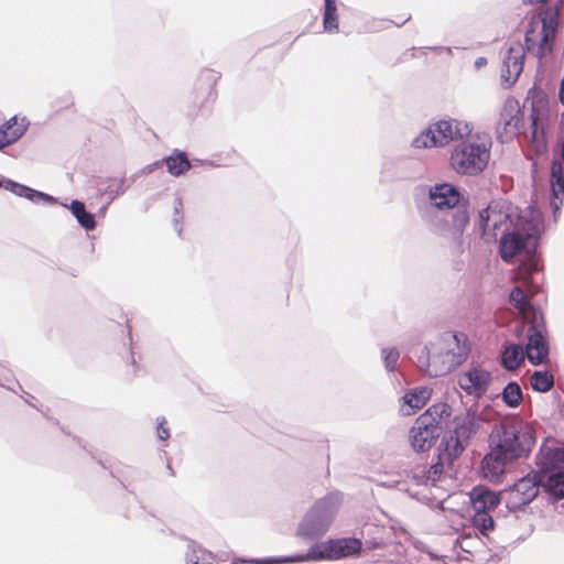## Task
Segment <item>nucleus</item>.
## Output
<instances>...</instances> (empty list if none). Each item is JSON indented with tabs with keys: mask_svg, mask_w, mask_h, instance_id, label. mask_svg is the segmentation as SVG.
Returning <instances> with one entry per match:
<instances>
[{
	"mask_svg": "<svg viewBox=\"0 0 564 564\" xmlns=\"http://www.w3.org/2000/svg\"><path fill=\"white\" fill-rule=\"evenodd\" d=\"M416 210L430 232L451 239L453 253L464 252V234L470 224L466 191L449 182L435 183L427 187L426 199L416 203Z\"/></svg>",
	"mask_w": 564,
	"mask_h": 564,
	"instance_id": "obj_1",
	"label": "nucleus"
},
{
	"mask_svg": "<svg viewBox=\"0 0 564 564\" xmlns=\"http://www.w3.org/2000/svg\"><path fill=\"white\" fill-rule=\"evenodd\" d=\"M544 214L533 205L527 207L521 223L506 225L498 235V253L503 261H509L525 248L527 240L541 239L544 235Z\"/></svg>",
	"mask_w": 564,
	"mask_h": 564,
	"instance_id": "obj_2",
	"label": "nucleus"
},
{
	"mask_svg": "<svg viewBox=\"0 0 564 564\" xmlns=\"http://www.w3.org/2000/svg\"><path fill=\"white\" fill-rule=\"evenodd\" d=\"M525 215L507 198L491 199L486 207L478 210L473 231L486 243L497 241L498 231L506 225L519 224Z\"/></svg>",
	"mask_w": 564,
	"mask_h": 564,
	"instance_id": "obj_3",
	"label": "nucleus"
},
{
	"mask_svg": "<svg viewBox=\"0 0 564 564\" xmlns=\"http://www.w3.org/2000/svg\"><path fill=\"white\" fill-rule=\"evenodd\" d=\"M343 502V494L338 490L319 498L304 514L296 528V536L305 541L323 538L332 527Z\"/></svg>",
	"mask_w": 564,
	"mask_h": 564,
	"instance_id": "obj_4",
	"label": "nucleus"
},
{
	"mask_svg": "<svg viewBox=\"0 0 564 564\" xmlns=\"http://www.w3.org/2000/svg\"><path fill=\"white\" fill-rule=\"evenodd\" d=\"M481 423L482 414L477 406H470L463 413L454 415L449 427L441 438L447 441V447L453 451V454L449 455L452 458H458L464 453L479 432Z\"/></svg>",
	"mask_w": 564,
	"mask_h": 564,
	"instance_id": "obj_5",
	"label": "nucleus"
},
{
	"mask_svg": "<svg viewBox=\"0 0 564 564\" xmlns=\"http://www.w3.org/2000/svg\"><path fill=\"white\" fill-rule=\"evenodd\" d=\"M550 156V135L549 123H539L530 126V151L525 154V159L531 162V181L532 197L539 198L540 194H544L546 185L544 181V163L539 160L547 161Z\"/></svg>",
	"mask_w": 564,
	"mask_h": 564,
	"instance_id": "obj_6",
	"label": "nucleus"
},
{
	"mask_svg": "<svg viewBox=\"0 0 564 564\" xmlns=\"http://www.w3.org/2000/svg\"><path fill=\"white\" fill-rule=\"evenodd\" d=\"M535 445V436L529 430L514 426L495 429L490 435L489 447L495 448L511 462L527 457Z\"/></svg>",
	"mask_w": 564,
	"mask_h": 564,
	"instance_id": "obj_7",
	"label": "nucleus"
},
{
	"mask_svg": "<svg viewBox=\"0 0 564 564\" xmlns=\"http://www.w3.org/2000/svg\"><path fill=\"white\" fill-rule=\"evenodd\" d=\"M490 150L485 143L462 141L451 153L453 170L462 175L477 176L487 167Z\"/></svg>",
	"mask_w": 564,
	"mask_h": 564,
	"instance_id": "obj_8",
	"label": "nucleus"
},
{
	"mask_svg": "<svg viewBox=\"0 0 564 564\" xmlns=\"http://www.w3.org/2000/svg\"><path fill=\"white\" fill-rule=\"evenodd\" d=\"M532 319L527 332L524 352L532 366H540L549 361L551 352L549 330L540 305L533 307Z\"/></svg>",
	"mask_w": 564,
	"mask_h": 564,
	"instance_id": "obj_9",
	"label": "nucleus"
},
{
	"mask_svg": "<svg viewBox=\"0 0 564 564\" xmlns=\"http://www.w3.org/2000/svg\"><path fill=\"white\" fill-rule=\"evenodd\" d=\"M423 173L422 163L406 155L386 156L380 170V182L415 180Z\"/></svg>",
	"mask_w": 564,
	"mask_h": 564,
	"instance_id": "obj_10",
	"label": "nucleus"
},
{
	"mask_svg": "<svg viewBox=\"0 0 564 564\" xmlns=\"http://www.w3.org/2000/svg\"><path fill=\"white\" fill-rule=\"evenodd\" d=\"M444 434V426H438L427 420V415L415 419L414 424L409 432V441L415 453H425L430 451Z\"/></svg>",
	"mask_w": 564,
	"mask_h": 564,
	"instance_id": "obj_11",
	"label": "nucleus"
},
{
	"mask_svg": "<svg viewBox=\"0 0 564 564\" xmlns=\"http://www.w3.org/2000/svg\"><path fill=\"white\" fill-rule=\"evenodd\" d=\"M491 382V372L474 362L459 376L458 379L459 387L468 395H473L475 398L482 397L487 392Z\"/></svg>",
	"mask_w": 564,
	"mask_h": 564,
	"instance_id": "obj_12",
	"label": "nucleus"
},
{
	"mask_svg": "<svg viewBox=\"0 0 564 564\" xmlns=\"http://www.w3.org/2000/svg\"><path fill=\"white\" fill-rule=\"evenodd\" d=\"M514 112H519V101L514 97L509 96L503 101L499 119L495 126L496 139L500 143L513 140L519 133V128H514L513 124Z\"/></svg>",
	"mask_w": 564,
	"mask_h": 564,
	"instance_id": "obj_13",
	"label": "nucleus"
},
{
	"mask_svg": "<svg viewBox=\"0 0 564 564\" xmlns=\"http://www.w3.org/2000/svg\"><path fill=\"white\" fill-rule=\"evenodd\" d=\"M442 339L445 343L453 341L455 344V347H447L445 350V354L452 357L449 364L443 371V373H447L460 366L468 358L471 346L464 332L446 330L442 334Z\"/></svg>",
	"mask_w": 564,
	"mask_h": 564,
	"instance_id": "obj_14",
	"label": "nucleus"
},
{
	"mask_svg": "<svg viewBox=\"0 0 564 564\" xmlns=\"http://www.w3.org/2000/svg\"><path fill=\"white\" fill-rule=\"evenodd\" d=\"M163 165H165L166 172L174 177L185 175L191 170L187 152L181 149H173L170 154L141 169V174H151Z\"/></svg>",
	"mask_w": 564,
	"mask_h": 564,
	"instance_id": "obj_15",
	"label": "nucleus"
},
{
	"mask_svg": "<svg viewBox=\"0 0 564 564\" xmlns=\"http://www.w3.org/2000/svg\"><path fill=\"white\" fill-rule=\"evenodd\" d=\"M0 188L14 194L18 197L28 199L29 202L43 206H52L59 203V198L48 193L39 191L25 184L19 183L7 176H0Z\"/></svg>",
	"mask_w": 564,
	"mask_h": 564,
	"instance_id": "obj_16",
	"label": "nucleus"
},
{
	"mask_svg": "<svg viewBox=\"0 0 564 564\" xmlns=\"http://www.w3.org/2000/svg\"><path fill=\"white\" fill-rule=\"evenodd\" d=\"M430 127H432L438 148L445 147L454 140L469 135L473 130L467 122L463 123L455 119H441L431 123Z\"/></svg>",
	"mask_w": 564,
	"mask_h": 564,
	"instance_id": "obj_17",
	"label": "nucleus"
},
{
	"mask_svg": "<svg viewBox=\"0 0 564 564\" xmlns=\"http://www.w3.org/2000/svg\"><path fill=\"white\" fill-rule=\"evenodd\" d=\"M511 460L495 448H490L480 460L478 473L481 478L498 485L503 481L506 466Z\"/></svg>",
	"mask_w": 564,
	"mask_h": 564,
	"instance_id": "obj_18",
	"label": "nucleus"
},
{
	"mask_svg": "<svg viewBox=\"0 0 564 564\" xmlns=\"http://www.w3.org/2000/svg\"><path fill=\"white\" fill-rule=\"evenodd\" d=\"M468 496L469 502L475 512H482L495 509L501 503L502 500V491L494 490L482 484L474 486Z\"/></svg>",
	"mask_w": 564,
	"mask_h": 564,
	"instance_id": "obj_19",
	"label": "nucleus"
},
{
	"mask_svg": "<svg viewBox=\"0 0 564 564\" xmlns=\"http://www.w3.org/2000/svg\"><path fill=\"white\" fill-rule=\"evenodd\" d=\"M30 121L17 115L0 124V152L18 142L28 131Z\"/></svg>",
	"mask_w": 564,
	"mask_h": 564,
	"instance_id": "obj_20",
	"label": "nucleus"
},
{
	"mask_svg": "<svg viewBox=\"0 0 564 564\" xmlns=\"http://www.w3.org/2000/svg\"><path fill=\"white\" fill-rule=\"evenodd\" d=\"M514 48L513 46H510L502 61L501 66V86L505 89L511 88L516 82L518 80L519 76L523 72L524 66V53L520 55H513Z\"/></svg>",
	"mask_w": 564,
	"mask_h": 564,
	"instance_id": "obj_21",
	"label": "nucleus"
},
{
	"mask_svg": "<svg viewBox=\"0 0 564 564\" xmlns=\"http://www.w3.org/2000/svg\"><path fill=\"white\" fill-rule=\"evenodd\" d=\"M514 48L513 46H510L502 61L501 66V86L505 89L511 88L516 82L518 80L519 76L523 72L524 66V53L520 55H513Z\"/></svg>",
	"mask_w": 564,
	"mask_h": 564,
	"instance_id": "obj_22",
	"label": "nucleus"
},
{
	"mask_svg": "<svg viewBox=\"0 0 564 564\" xmlns=\"http://www.w3.org/2000/svg\"><path fill=\"white\" fill-rule=\"evenodd\" d=\"M531 97V108L529 113L530 126L547 123L550 120V100L543 90L534 91V87L528 91V98Z\"/></svg>",
	"mask_w": 564,
	"mask_h": 564,
	"instance_id": "obj_23",
	"label": "nucleus"
},
{
	"mask_svg": "<svg viewBox=\"0 0 564 564\" xmlns=\"http://www.w3.org/2000/svg\"><path fill=\"white\" fill-rule=\"evenodd\" d=\"M306 556L311 563L333 562L340 560L337 538H329L326 541L316 540L307 550Z\"/></svg>",
	"mask_w": 564,
	"mask_h": 564,
	"instance_id": "obj_24",
	"label": "nucleus"
},
{
	"mask_svg": "<svg viewBox=\"0 0 564 564\" xmlns=\"http://www.w3.org/2000/svg\"><path fill=\"white\" fill-rule=\"evenodd\" d=\"M540 488L539 471L530 470L510 487V491L522 497V505H530L538 497Z\"/></svg>",
	"mask_w": 564,
	"mask_h": 564,
	"instance_id": "obj_25",
	"label": "nucleus"
},
{
	"mask_svg": "<svg viewBox=\"0 0 564 564\" xmlns=\"http://www.w3.org/2000/svg\"><path fill=\"white\" fill-rule=\"evenodd\" d=\"M432 392L431 388L424 386L409 389L401 398L403 414L411 415L421 410L431 399Z\"/></svg>",
	"mask_w": 564,
	"mask_h": 564,
	"instance_id": "obj_26",
	"label": "nucleus"
},
{
	"mask_svg": "<svg viewBox=\"0 0 564 564\" xmlns=\"http://www.w3.org/2000/svg\"><path fill=\"white\" fill-rule=\"evenodd\" d=\"M560 13L556 6H546L539 10L542 42L555 39L563 23Z\"/></svg>",
	"mask_w": 564,
	"mask_h": 564,
	"instance_id": "obj_27",
	"label": "nucleus"
},
{
	"mask_svg": "<svg viewBox=\"0 0 564 564\" xmlns=\"http://www.w3.org/2000/svg\"><path fill=\"white\" fill-rule=\"evenodd\" d=\"M453 454V451L447 447V441L441 440L437 448H436V455L434 459L432 460L430 467L426 469L429 471V475L432 478V485L434 486L437 480H440L444 467L447 466L449 469L453 467L454 462L457 458H452L449 455Z\"/></svg>",
	"mask_w": 564,
	"mask_h": 564,
	"instance_id": "obj_28",
	"label": "nucleus"
},
{
	"mask_svg": "<svg viewBox=\"0 0 564 564\" xmlns=\"http://www.w3.org/2000/svg\"><path fill=\"white\" fill-rule=\"evenodd\" d=\"M541 489L550 503L554 505L564 499V470H555L541 479Z\"/></svg>",
	"mask_w": 564,
	"mask_h": 564,
	"instance_id": "obj_29",
	"label": "nucleus"
},
{
	"mask_svg": "<svg viewBox=\"0 0 564 564\" xmlns=\"http://www.w3.org/2000/svg\"><path fill=\"white\" fill-rule=\"evenodd\" d=\"M55 205L67 208L84 230L91 231L96 228L95 215L86 209L83 200L75 198L72 199L69 204L59 200V203Z\"/></svg>",
	"mask_w": 564,
	"mask_h": 564,
	"instance_id": "obj_30",
	"label": "nucleus"
},
{
	"mask_svg": "<svg viewBox=\"0 0 564 564\" xmlns=\"http://www.w3.org/2000/svg\"><path fill=\"white\" fill-rule=\"evenodd\" d=\"M452 413L453 409L447 402H437L429 406L420 416L424 417L427 415V420L431 419V423L444 426L445 431L451 425Z\"/></svg>",
	"mask_w": 564,
	"mask_h": 564,
	"instance_id": "obj_31",
	"label": "nucleus"
},
{
	"mask_svg": "<svg viewBox=\"0 0 564 564\" xmlns=\"http://www.w3.org/2000/svg\"><path fill=\"white\" fill-rule=\"evenodd\" d=\"M524 351L517 344H505L500 350V364L505 369H517L524 359Z\"/></svg>",
	"mask_w": 564,
	"mask_h": 564,
	"instance_id": "obj_32",
	"label": "nucleus"
},
{
	"mask_svg": "<svg viewBox=\"0 0 564 564\" xmlns=\"http://www.w3.org/2000/svg\"><path fill=\"white\" fill-rule=\"evenodd\" d=\"M564 455V447L556 451V452H550L545 455H542L541 452H539L535 455V465L536 469H533L534 471H539V479H544L546 475L550 473H553L552 468L557 464H562V457Z\"/></svg>",
	"mask_w": 564,
	"mask_h": 564,
	"instance_id": "obj_33",
	"label": "nucleus"
},
{
	"mask_svg": "<svg viewBox=\"0 0 564 564\" xmlns=\"http://www.w3.org/2000/svg\"><path fill=\"white\" fill-rule=\"evenodd\" d=\"M322 23L325 32H339L337 0H324V6L322 9Z\"/></svg>",
	"mask_w": 564,
	"mask_h": 564,
	"instance_id": "obj_34",
	"label": "nucleus"
},
{
	"mask_svg": "<svg viewBox=\"0 0 564 564\" xmlns=\"http://www.w3.org/2000/svg\"><path fill=\"white\" fill-rule=\"evenodd\" d=\"M498 395L509 409H517L523 400L521 386L516 380L508 381Z\"/></svg>",
	"mask_w": 564,
	"mask_h": 564,
	"instance_id": "obj_35",
	"label": "nucleus"
},
{
	"mask_svg": "<svg viewBox=\"0 0 564 564\" xmlns=\"http://www.w3.org/2000/svg\"><path fill=\"white\" fill-rule=\"evenodd\" d=\"M220 77V73H217L214 69H204L200 72L197 85L198 89L203 90V94H206V99L215 98V86Z\"/></svg>",
	"mask_w": 564,
	"mask_h": 564,
	"instance_id": "obj_36",
	"label": "nucleus"
},
{
	"mask_svg": "<svg viewBox=\"0 0 564 564\" xmlns=\"http://www.w3.org/2000/svg\"><path fill=\"white\" fill-rule=\"evenodd\" d=\"M554 376L547 370H534L531 375V388L535 392L545 393L552 389Z\"/></svg>",
	"mask_w": 564,
	"mask_h": 564,
	"instance_id": "obj_37",
	"label": "nucleus"
},
{
	"mask_svg": "<svg viewBox=\"0 0 564 564\" xmlns=\"http://www.w3.org/2000/svg\"><path fill=\"white\" fill-rule=\"evenodd\" d=\"M340 560L357 555L362 549V542L355 536L337 538Z\"/></svg>",
	"mask_w": 564,
	"mask_h": 564,
	"instance_id": "obj_38",
	"label": "nucleus"
},
{
	"mask_svg": "<svg viewBox=\"0 0 564 564\" xmlns=\"http://www.w3.org/2000/svg\"><path fill=\"white\" fill-rule=\"evenodd\" d=\"M414 149L438 148L435 135L430 124L422 130L411 142Z\"/></svg>",
	"mask_w": 564,
	"mask_h": 564,
	"instance_id": "obj_39",
	"label": "nucleus"
},
{
	"mask_svg": "<svg viewBox=\"0 0 564 564\" xmlns=\"http://www.w3.org/2000/svg\"><path fill=\"white\" fill-rule=\"evenodd\" d=\"M474 523L479 533L485 536H488L496 527L494 517L487 511L475 512Z\"/></svg>",
	"mask_w": 564,
	"mask_h": 564,
	"instance_id": "obj_40",
	"label": "nucleus"
},
{
	"mask_svg": "<svg viewBox=\"0 0 564 564\" xmlns=\"http://www.w3.org/2000/svg\"><path fill=\"white\" fill-rule=\"evenodd\" d=\"M115 182H117L116 177L112 176H96L93 180L94 186L97 189V196L104 197L107 196V198L111 195L112 192H115Z\"/></svg>",
	"mask_w": 564,
	"mask_h": 564,
	"instance_id": "obj_41",
	"label": "nucleus"
},
{
	"mask_svg": "<svg viewBox=\"0 0 564 564\" xmlns=\"http://www.w3.org/2000/svg\"><path fill=\"white\" fill-rule=\"evenodd\" d=\"M381 358L383 361L384 369L388 372H394L400 358V350L397 347H383L381 348Z\"/></svg>",
	"mask_w": 564,
	"mask_h": 564,
	"instance_id": "obj_42",
	"label": "nucleus"
},
{
	"mask_svg": "<svg viewBox=\"0 0 564 564\" xmlns=\"http://www.w3.org/2000/svg\"><path fill=\"white\" fill-rule=\"evenodd\" d=\"M431 358H432V355H431V349L429 347L427 344H425L421 350V354L417 356V364H419V367L421 369H424L429 376L431 377H438V376H443V371L445 370V365L444 367L438 371V370H431Z\"/></svg>",
	"mask_w": 564,
	"mask_h": 564,
	"instance_id": "obj_43",
	"label": "nucleus"
},
{
	"mask_svg": "<svg viewBox=\"0 0 564 564\" xmlns=\"http://www.w3.org/2000/svg\"><path fill=\"white\" fill-rule=\"evenodd\" d=\"M183 200L180 196H176L173 202V226L178 236H181L183 227Z\"/></svg>",
	"mask_w": 564,
	"mask_h": 564,
	"instance_id": "obj_44",
	"label": "nucleus"
},
{
	"mask_svg": "<svg viewBox=\"0 0 564 564\" xmlns=\"http://www.w3.org/2000/svg\"><path fill=\"white\" fill-rule=\"evenodd\" d=\"M202 551L200 545L196 544L194 541H191L187 545V552L185 554L186 564H206L205 563V552L200 556L197 555V552Z\"/></svg>",
	"mask_w": 564,
	"mask_h": 564,
	"instance_id": "obj_45",
	"label": "nucleus"
},
{
	"mask_svg": "<svg viewBox=\"0 0 564 564\" xmlns=\"http://www.w3.org/2000/svg\"><path fill=\"white\" fill-rule=\"evenodd\" d=\"M297 563H311L310 557L306 556V551L294 553L291 555L274 556V564H297Z\"/></svg>",
	"mask_w": 564,
	"mask_h": 564,
	"instance_id": "obj_46",
	"label": "nucleus"
},
{
	"mask_svg": "<svg viewBox=\"0 0 564 564\" xmlns=\"http://www.w3.org/2000/svg\"><path fill=\"white\" fill-rule=\"evenodd\" d=\"M522 497L519 494L509 491L508 500L506 501L507 512L524 511L529 505H522Z\"/></svg>",
	"mask_w": 564,
	"mask_h": 564,
	"instance_id": "obj_47",
	"label": "nucleus"
},
{
	"mask_svg": "<svg viewBox=\"0 0 564 564\" xmlns=\"http://www.w3.org/2000/svg\"><path fill=\"white\" fill-rule=\"evenodd\" d=\"M230 564H274V556H264V557L234 556Z\"/></svg>",
	"mask_w": 564,
	"mask_h": 564,
	"instance_id": "obj_48",
	"label": "nucleus"
},
{
	"mask_svg": "<svg viewBox=\"0 0 564 564\" xmlns=\"http://www.w3.org/2000/svg\"><path fill=\"white\" fill-rule=\"evenodd\" d=\"M156 435L160 441H167L171 437L167 421L164 416L156 417Z\"/></svg>",
	"mask_w": 564,
	"mask_h": 564,
	"instance_id": "obj_49",
	"label": "nucleus"
},
{
	"mask_svg": "<svg viewBox=\"0 0 564 564\" xmlns=\"http://www.w3.org/2000/svg\"><path fill=\"white\" fill-rule=\"evenodd\" d=\"M116 188L115 192L110 195V200H115L117 197L123 195L131 186V182H128L126 177L117 180L115 182Z\"/></svg>",
	"mask_w": 564,
	"mask_h": 564,
	"instance_id": "obj_50",
	"label": "nucleus"
},
{
	"mask_svg": "<svg viewBox=\"0 0 564 564\" xmlns=\"http://www.w3.org/2000/svg\"><path fill=\"white\" fill-rule=\"evenodd\" d=\"M540 24H541V22H540L539 10H536V11L532 12V14L530 15L528 26H527L524 33L534 35Z\"/></svg>",
	"mask_w": 564,
	"mask_h": 564,
	"instance_id": "obj_51",
	"label": "nucleus"
},
{
	"mask_svg": "<svg viewBox=\"0 0 564 564\" xmlns=\"http://www.w3.org/2000/svg\"><path fill=\"white\" fill-rule=\"evenodd\" d=\"M509 299L514 303L516 306L522 307V304L525 302V295L522 290L518 286H514L509 294Z\"/></svg>",
	"mask_w": 564,
	"mask_h": 564,
	"instance_id": "obj_52",
	"label": "nucleus"
},
{
	"mask_svg": "<svg viewBox=\"0 0 564 564\" xmlns=\"http://www.w3.org/2000/svg\"><path fill=\"white\" fill-rule=\"evenodd\" d=\"M368 550H383L387 547V542L383 538H371L366 540Z\"/></svg>",
	"mask_w": 564,
	"mask_h": 564,
	"instance_id": "obj_53",
	"label": "nucleus"
},
{
	"mask_svg": "<svg viewBox=\"0 0 564 564\" xmlns=\"http://www.w3.org/2000/svg\"><path fill=\"white\" fill-rule=\"evenodd\" d=\"M413 479L416 485H424V486H426L429 484L432 485V478L429 475V471H426V469H423L420 473H414Z\"/></svg>",
	"mask_w": 564,
	"mask_h": 564,
	"instance_id": "obj_54",
	"label": "nucleus"
},
{
	"mask_svg": "<svg viewBox=\"0 0 564 564\" xmlns=\"http://www.w3.org/2000/svg\"><path fill=\"white\" fill-rule=\"evenodd\" d=\"M191 169L192 167H198V166H206V167H218L219 164H217L215 161L212 160H202L194 158L189 160Z\"/></svg>",
	"mask_w": 564,
	"mask_h": 564,
	"instance_id": "obj_55",
	"label": "nucleus"
},
{
	"mask_svg": "<svg viewBox=\"0 0 564 564\" xmlns=\"http://www.w3.org/2000/svg\"><path fill=\"white\" fill-rule=\"evenodd\" d=\"M514 128H519V131L524 128V111L519 106V112H514Z\"/></svg>",
	"mask_w": 564,
	"mask_h": 564,
	"instance_id": "obj_56",
	"label": "nucleus"
},
{
	"mask_svg": "<svg viewBox=\"0 0 564 564\" xmlns=\"http://www.w3.org/2000/svg\"><path fill=\"white\" fill-rule=\"evenodd\" d=\"M545 43L546 42H542V36H540L539 43L535 46V52H534V56L538 57L539 59H542V58H544L546 56V54H545Z\"/></svg>",
	"mask_w": 564,
	"mask_h": 564,
	"instance_id": "obj_57",
	"label": "nucleus"
},
{
	"mask_svg": "<svg viewBox=\"0 0 564 564\" xmlns=\"http://www.w3.org/2000/svg\"><path fill=\"white\" fill-rule=\"evenodd\" d=\"M539 41L535 40L534 35L524 33V44L527 50H534Z\"/></svg>",
	"mask_w": 564,
	"mask_h": 564,
	"instance_id": "obj_58",
	"label": "nucleus"
},
{
	"mask_svg": "<svg viewBox=\"0 0 564 564\" xmlns=\"http://www.w3.org/2000/svg\"><path fill=\"white\" fill-rule=\"evenodd\" d=\"M503 552H505V547H501L500 552L490 554L488 557L485 558V564H488L489 562H494V563L500 562L502 558Z\"/></svg>",
	"mask_w": 564,
	"mask_h": 564,
	"instance_id": "obj_59",
	"label": "nucleus"
},
{
	"mask_svg": "<svg viewBox=\"0 0 564 564\" xmlns=\"http://www.w3.org/2000/svg\"><path fill=\"white\" fill-rule=\"evenodd\" d=\"M487 64H488L487 58H486V57H484V56H479V57H477V58L475 59V62H474V67H475V69H477V70H478V69H480V68L485 67Z\"/></svg>",
	"mask_w": 564,
	"mask_h": 564,
	"instance_id": "obj_60",
	"label": "nucleus"
},
{
	"mask_svg": "<svg viewBox=\"0 0 564 564\" xmlns=\"http://www.w3.org/2000/svg\"><path fill=\"white\" fill-rule=\"evenodd\" d=\"M113 200H110V196L108 197V199L105 202V204H102L98 212H97V215H100V216H105L106 213H107V209L109 207V205L112 203Z\"/></svg>",
	"mask_w": 564,
	"mask_h": 564,
	"instance_id": "obj_61",
	"label": "nucleus"
},
{
	"mask_svg": "<svg viewBox=\"0 0 564 564\" xmlns=\"http://www.w3.org/2000/svg\"><path fill=\"white\" fill-rule=\"evenodd\" d=\"M130 364L133 366V370H132V373H131V378H133V377L137 376L138 366H137V360H135V357H134V350L132 348H131V351H130Z\"/></svg>",
	"mask_w": 564,
	"mask_h": 564,
	"instance_id": "obj_62",
	"label": "nucleus"
},
{
	"mask_svg": "<svg viewBox=\"0 0 564 564\" xmlns=\"http://www.w3.org/2000/svg\"><path fill=\"white\" fill-rule=\"evenodd\" d=\"M554 47H555L554 39H550V40L545 43V54H546V56H547V55L553 54V52H554Z\"/></svg>",
	"mask_w": 564,
	"mask_h": 564,
	"instance_id": "obj_63",
	"label": "nucleus"
},
{
	"mask_svg": "<svg viewBox=\"0 0 564 564\" xmlns=\"http://www.w3.org/2000/svg\"><path fill=\"white\" fill-rule=\"evenodd\" d=\"M558 100L564 106V76L560 80Z\"/></svg>",
	"mask_w": 564,
	"mask_h": 564,
	"instance_id": "obj_64",
	"label": "nucleus"
}]
</instances>
